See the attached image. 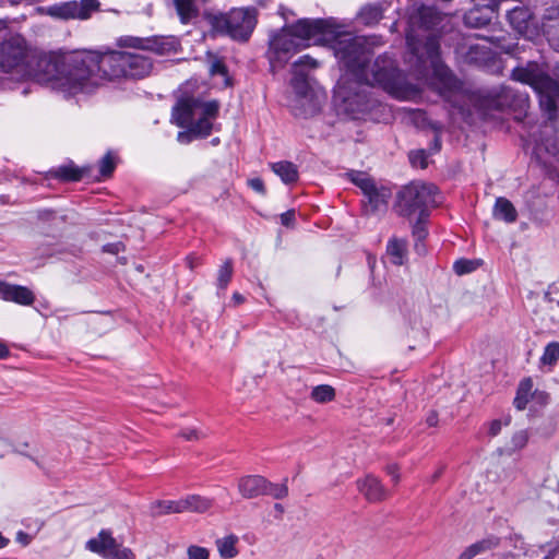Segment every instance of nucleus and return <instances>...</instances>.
<instances>
[{"label": "nucleus", "mask_w": 559, "mask_h": 559, "mask_svg": "<svg viewBox=\"0 0 559 559\" xmlns=\"http://www.w3.org/2000/svg\"><path fill=\"white\" fill-rule=\"evenodd\" d=\"M374 44V38L345 34L335 39L333 49L335 57L355 80L377 83L396 99L407 100L417 96L419 88L407 82L391 57L379 56L369 66Z\"/></svg>", "instance_id": "nucleus-1"}, {"label": "nucleus", "mask_w": 559, "mask_h": 559, "mask_svg": "<svg viewBox=\"0 0 559 559\" xmlns=\"http://www.w3.org/2000/svg\"><path fill=\"white\" fill-rule=\"evenodd\" d=\"M333 33L332 22L324 19H300L283 27L270 39L267 59L271 70L275 72L283 68L296 52L311 43L326 40Z\"/></svg>", "instance_id": "nucleus-2"}, {"label": "nucleus", "mask_w": 559, "mask_h": 559, "mask_svg": "<svg viewBox=\"0 0 559 559\" xmlns=\"http://www.w3.org/2000/svg\"><path fill=\"white\" fill-rule=\"evenodd\" d=\"M103 53L78 51L63 53V74L59 79V91L74 96L92 93L108 81L103 68Z\"/></svg>", "instance_id": "nucleus-3"}, {"label": "nucleus", "mask_w": 559, "mask_h": 559, "mask_svg": "<svg viewBox=\"0 0 559 559\" xmlns=\"http://www.w3.org/2000/svg\"><path fill=\"white\" fill-rule=\"evenodd\" d=\"M409 48L408 62L418 79L432 78L440 83V93L451 92L457 87V81L440 58V43L435 34H429L425 41L417 40L412 32L406 35Z\"/></svg>", "instance_id": "nucleus-4"}, {"label": "nucleus", "mask_w": 559, "mask_h": 559, "mask_svg": "<svg viewBox=\"0 0 559 559\" xmlns=\"http://www.w3.org/2000/svg\"><path fill=\"white\" fill-rule=\"evenodd\" d=\"M512 80L530 85L538 95L540 109L552 121L558 112L559 82L554 80L544 63L528 61L516 67L511 73Z\"/></svg>", "instance_id": "nucleus-5"}, {"label": "nucleus", "mask_w": 559, "mask_h": 559, "mask_svg": "<svg viewBox=\"0 0 559 559\" xmlns=\"http://www.w3.org/2000/svg\"><path fill=\"white\" fill-rule=\"evenodd\" d=\"M377 83L365 80H342L334 93V103L340 114L352 119H359L373 110L379 102L371 96V88Z\"/></svg>", "instance_id": "nucleus-6"}, {"label": "nucleus", "mask_w": 559, "mask_h": 559, "mask_svg": "<svg viewBox=\"0 0 559 559\" xmlns=\"http://www.w3.org/2000/svg\"><path fill=\"white\" fill-rule=\"evenodd\" d=\"M219 103L217 100L203 102L199 98L188 97L181 99L174 109L177 126L189 128L190 132L200 135H210L212 121L218 116Z\"/></svg>", "instance_id": "nucleus-7"}, {"label": "nucleus", "mask_w": 559, "mask_h": 559, "mask_svg": "<svg viewBox=\"0 0 559 559\" xmlns=\"http://www.w3.org/2000/svg\"><path fill=\"white\" fill-rule=\"evenodd\" d=\"M102 64L108 81L143 79L147 76L153 69V62L146 56L118 50L104 52Z\"/></svg>", "instance_id": "nucleus-8"}, {"label": "nucleus", "mask_w": 559, "mask_h": 559, "mask_svg": "<svg viewBox=\"0 0 559 559\" xmlns=\"http://www.w3.org/2000/svg\"><path fill=\"white\" fill-rule=\"evenodd\" d=\"M257 9L235 8L226 13L209 15L213 31L237 41H247L257 25Z\"/></svg>", "instance_id": "nucleus-9"}, {"label": "nucleus", "mask_w": 559, "mask_h": 559, "mask_svg": "<svg viewBox=\"0 0 559 559\" xmlns=\"http://www.w3.org/2000/svg\"><path fill=\"white\" fill-rule=\"evenodd\" d=\"M437 194L438 189L435 185L413 182L399 192L396 211L404 217L417 215L427 218L429 210L438 205Z\"/></svg>", "instance_id": "nucleus-10"}, {"label": "nucleus", "mask_w": 559, "mask_h": 559, "mask_svg": "<svg viewBox=\"0 0 559 559\" xmlns=\"http://www.w3.org/2000/svg\"><path fill=\"white\" fill-rule=\"evenodd\" d=\"M34 61V49L20 34L0 40V72L22 80L28 73V63Z\"/></svg>", "instance_id": "nucleus-11"}, {"label": "nucleus", "mask_w": 559, "mask_h": 559, "mask_svg": "<svg viewBox=\"0 0 559 559\" xmlns=\"http://www.w3.org/2000/svg\"><path fill=\"white\" fill-rule=\"evenodd\" d=\"M28 73H24L22 80H33L41 84H50L59 90V79L63 72V53H41L34 50V61L28 63Z\"/></svg>", "instance_id": "nucleus-12"}, {"label": "nucleus", "mask_w": 559, "mask_h": 559, "mask_svg": "<svg viewBox=\"0 0 559 559\" xmlns=\"http://www.w3.org/2000/svg\"><path fill=\"white\" fill-rule=\"evenodd\" d=\"M86 548L105 559H134L131 549L118 544L111 534L105 530L100 531L97 537L90 539L86 543Z\"/></svg>", "instance_id": "nucleus-13"}, {"label": "nucleus", "mask_w": 559, "mask_h": 559, "mask_svg": "<svg viewBox=\"0 0 559 559\" xmlns=\"http://www.w3.org/2000/svg\"><path fill=\"white\" fill-rule=\"evenodd\" d=\"M119 47L134 48L153 51L157 55H166L175 50L176 43L171 39L152 36V37H135L122 36L118 39Z\"/></svg>", "instance_id": "nucleus-14"}, {"label": "nucleus", "mask_w": 559, "mask_h": 559, "mask_svg": "<svg viewBox=\"0 0 559 559\" xmlns=\"http://www.w3.org/2000/svg\"><path fill=\"white\" fill-rule=\"evenodd\" d=\"M526 102V95L515 93L511 87L500 86L488 92L484 105L489 109L503 110L507 108H522Z\"/></svg>", "instance_id": "nucleus-15"}, {"label": "nucleus", "mask_w": 559, "mask_h": 559, "mask_svg": "<svg viewBox=\"0 0 559 559\" xmlns=\"http://www.w3.org/2000/svg\"><path fill=\"white\" fill-rule=\"evenodd\" d=\"M98 9V0L69 1L57 8V15L62 19L87 20Z\"/></svg>", "instance_id": "nucleus-16"}, {"label": "nucleus", "mask_w": 559, "mask_h": 559, "mask_svg": "<svg viewBox=\"0 0 559 559\" xmlns=\"http://www.w3.org/2000/svg\"><path fill=\"white\" fill-rule=\"evenodd\" d=\"M0 298L5 301H13L22 306H29L35 300L31 289L21 285L0 283Z\"/></svg>", "instance_id": "nucleus-17"}, {"label": "nucleus", "mask_w": 559, "mask_h": 559, "mask_svg": "<svg viewBox=\"0 0 559 559\" xmlns=\"http://www.w3.org/2000/svg\"><path fill=\"white\" fill-rule=\"evenodd\" d=\"M357 486L369 502H380L388 498V491L381 481L372 475H367L365 478L357 480Z\"/></svg>", "instance_id": "nucleus-18"}, {"label": "nucleus", "mask_w": 559, "mask_h": 559, "mask_svg": "<svg viewBox=\"0 0 559 559\" xmlns=\"http://www.w3.org/2000/svg\"><path fill=\"white\" fill-rule=\"evenodd\" d=\"M542 26L549 45L559 51V8L546 10Z\"/></svg>", "instance_id": "nucleus-19"}, {"label": "nucleus", "mask_w": 559, "mask_h": 559, "mask_svg": "<svg viewBox=\"0 0 559 559\" xmlns=\"http://www.w3.org/2000/svg\"><path fill=\"white\" fill-rule=\"evenodd\" d=\"M266 478L260 475L241 477L238 481V490L246 499L263 496L265 492Z\"/></svg>", "instance_id": "nucleus-20"}, {"label": "nucleus", "mask_w": 559, "mask_h": 559, "mask_svg": "<svg viewBox=\"0 0 559 559\" xmlns=\"http://www.w3.org/2000/svg\"><path fill=\"white\" fill-rule=\"evenodd\" d=\"M511 26L521 35H526L533 25V15L527 7H515L507 12Z\"/></svg>", "instance_id": "nucleus-21"}, {"label": "nucleus", "mask_w": 559, "mask_h": 559, "mask_svg": "<svg viewBox=\"0 0 559 559\" xmlns=\"http://www.w3.org/2000/svg\"><path fill=\"white\" fill-rule=\"evenodd\" d=\"M391 190L383 186L378 187L374 185L369 192L364 194L367 199L366 211L376 213L386 209L388 201L391 198Z\"/></svg>", "instance_id": "nucleus-22"}, {"label": "nucleus", "mask_w": 559, "mask_h": 559, "mask_svg": "<svg viewBox=\"0 0 559 559\" xmlns=\"http://www.w3.org/2000/svg\"><path fill=\"white\" fill-rule=\"evenodd\" d=\"M181 513L198 512L204 513L213 506V500L199 495H189L180 499Z\"/></svg>", "instance_id": "nucleus-23"}, {"label": "nucleus", "mask_w": 559, "mask_h": 559, "mask_svg": "<svg viewBox=\"0 0 559 559\" xmlns=\"http://www.w3.org/2000/svg\"><path fill=\"white\" fill-rule=\"evenodd\" d=\"M386 254L395 265H403L407 257V241L396 237L391 238L386 245Z\"/></svg>", "instance_id": "nucleus-24"}, {"label": "nucleus", "mask_w": 559, "mask_h": 559, "mask_svg": "<svg viewBox=\"0 0 559 559\" xmlns=\"http://www.w3.org/2000/svg\"><path fill=\"white\" fill-rule=\"evenodd\" d=\"M271 169L286 185L294 183L299 178V173H298L297 166L288 160H281L277 163H273V164H271Z\"/></svg>", "instance_id": "nucleus-25"}, {"label": "nucleus", "mask_w": 559, "mask_h": 559, "mask_svg": "<svg viewBox=\"0 0 559 559\" xmlns=\"http://www.w3.org/2000/svg\"><path fill=\"white\" fill-rule=\"evenodd\" d=\"M88 171V168H79L73 164L59 166L50 171L52 177L63 181H80Z\"/></svg>", "instance_id": "nucleus-26"}, {"label": "nucleus", "mask_w": 559, "mask_h": 559, "mask_svg": "<svg viewBox=\"0 0 559 559\" xmlns=\"http://www.w3.org/2000/svg\"><path fill=\"white\" fill-rule=\"evenodd\" d=\"M492 214L495 218L504 221L507 223H513L518 217V212L513 204L508 199L502 197L497 198Z\"/></svg>", "instance_id": "nucleus-27"}, {"label": "nucleus", "mask_w": 559, "mask_h": 559, "mask_svg": "<svg viewBox=\"0 0 559 559\" xmlns=\"http://www.w3.org/2000/svg\"><path fill=\"white\" fill-rule=\"evenodd\" d=\"M415 19L419 26L425 29L435 28L442 20L441 14L432 7L419 8Z\"/></svg>", "instance_id": "nucleus-28"}, {"label": "nucleus", "mask_w": 559, "mask_h": 559, "mask_svg": "<svg viewBox=\"0 0 559 559\" xmlns=\"http://www.w3.org/2000/svg\"><path fill=\"white\" fill-rule=\"evenodd\" d=\"M174 5L182 24H188L199 15L194 0H174Z\"/></svg>", "instance_id": "nucleus-29"}, {"label": "nucleus", "mask_w": 559, "mask_h": 559, "mask_svg": "<svg viewBox=\"0 0 559 559\" xmlns=\"http://www.w3.org/2000/svg\"><path fill=\"white\" fill-rule=\"evenodd\" d=\"M173 513H181L180 499L156 500L150 506V514L154 518Z\"/></svg>", "instance_id": "nucleus-30"}, {"label": "nucleus", "mask_w": 559, "mask_h": 559, "mask_svg": "<svg viewBox=\"0 0 559 559\" xmlns=\"http://www.w3.org/2000/svg\"><path fill=\"white\" fill-rule=\"evenodd\" d=\"M383 12L382 4H368L361 8L359 19L365 25H374L383 17Z\"/></svg>", "instance_id": "nucleus-31"}, {"label": "nucleus", "mask_w": 559, "mask_h": 559, "mask_svg": "<svg viewBox=\"0 0 559 559\" xmlns=\"http://www.w3.org/2000/svg\"><path fill=\"white\" fill-rule=\"evenodd\" d=\"M238 537L235 535L226 536L216 542L218 552L224 559H231L238 555Z\"/></svg>", "instance_id": "nucleus-32"}, {"label": "nucleus", "mask_w": 559, "mask_h": 559, "mask_svg": "<svg viewBox=\"0 0 559 559\" xmlns=\"http://www.w3.org/2000/svg\"><path fill=\"white\" fill-rule=\"evenodd\" d=\"M310 397L320 404L328 403L335 399V390L329 384H320L312 389Z\"/></svg>", "instance_id": "nucleus-33"}, {"label": "nucleus", "mask_w": 559, "mask_h": 559, "mask_svg": "<svg viewBox=\"0 0 559 559\" xmlns=\"http://www.w3.org/2000/svg\"><path fill=\"white\" fill-rule=\"evenodd\" d=\"M347 176L355 186L360 188L364 194L369 192L371 188L376 185L374 180L362 171L353 170L348 173Z\"/></svg>", "instance_id": "nucleus-34"}, {"label": "nucleus", "mask_w": 559, "mask_h": 559, "mask_svg": "<svg viewBox=\"0 0 559 559\" xmlns=\"http://www.w3.org/2000/svg\"><path fill=\"white\" fill-rule=\"evenodd\" d=\"M292 86L300 97L305 98L307 96L309 84L307 81V74L302 70H294Z\"/></svg>", "instance_id": "nucleus-35"}, {"label": "nucleus", "mask_w": 559, "mask_h": 559, "mask_svg": "<svg viewBox=\"0 0 559 559\" xmlns=\"http://www.w3.org/2000/svg\"><path fill=\"white\" fill-rule=\"evenodd\" d=\"M233 276V262L231 260H226L218 270L217 275V287L219 289H225L229 284Z\"/></svg>", "instance_id": "nucleus-36"}, {"label": "nucleus", "mask_w": 559, "mask_h": 559, "mask_svg": "<svg viewBox=\"0 0 559 559\" xmlns=\"http://www.w3.org/2000/svg\"><path fill=\"white\" fill-rule=\"evenodd\" d=\"M209 62H210L209 72L211 75H223L226 78V81H228V78H227L228 70H227V67L225 66L223 59H221L212 53H209Z\"/></svg>", "instance_id": "nucleus-37"}, {"label": "nucleus", "mask_w": 559, "mask_h": 559, "mask_svg": "<svg viewBox=\"0 0 559 559\" xmlns=\"http://www.w3.org/2000/svg\"><path fill=\"white\" fill-rule=\"evenodd\" d=\"M559 359V343L551 342L547 344L540 358L545 365H555Z\"/></svg>", "instance_id": "nucleus-38"}, {"label": "nucleus", "mask_w": 559, "mask_h": 559, "mask_svg": "<svg viewBox=\"0 0 559 559\" xmlns=\"http://www.w3.org/2000/svg\"><path fill=\"white\" fill-rule=\"evenodd\" d=\"M491 548V542L489 540H480L473 545H471L461 556L459 559H472L478 554L488 550Z\"/></svg>", "instance_id": "nucleus-39"}, {"label": "nucleus", "mask_w": 559, "mask_h": 559, "mask_svg": "<svg viewBox=\"0 0 559 559\" xmlns=\"http://www.w3.org/2000/svg\"><path fill=\"white\" fill-rule=\"evenodd\" d=\"M264 495L271 496L274 499H283V498L287 497V495H288L287 485L285 483H283V484H273V483H270L266 479V486H265Z\"/></svg>", "instance_id": "nucleus-40"}, {"label": "nucleus", "mask_w": 559, "mask_h": 559, "mask_svg": "<svg viewBox=\"0 0 559 559\" xmlns=\"http://www.w3.org/2000/svg\"><path fill=\"white\" fill-rule=\"evenodd\" d=\"M116 168L115 156L107 153L99 162V174L102 177H109Z\"/></svg>", "instance_id": "nucleus-41"}, {"label": "nucleus", "mask_w": 559, "mask_h": 559, "mask_svg": "<svg viewBox=\"0 0 559 559\" xmlns=\"http://www.w3.org/2000/svg\"><path fill=\"white\" fill-rule=\"evenodd\" d=\"M453 270L457 275H463L476 270V263L472 260L460 259L454 262Z\"/></svg>", "instance_id": "nucleus-42"}, {"label": "nucleus", "mask_w": 559, "mask_h": 559, "mask_svg": "<svg viewBox=\"0 0 559 559\" xmlns=\"http://www.w3.org/2000/svg\"><path fill=\"white\" fill-rule=\"evenodd\" d=\"M528 441V433L526 430H520L512 436L511 439V451H518L523 449Z\"/></svg>", "instance_id": "nucleus-43"}, {"label": "nucleus", "mask_w": 559, "mask_h": 559, "mask_svg": "<svg viewBox=\"0 0 559 559\" xmlns=\"http://www.w3.org/2000/svg\"><path fill=\"white\" fill-rule=\"evenodd\" d=\"M408 157L409 162L415 167L426 168L428 165L425 150L413 151L409 153Z\"/></svg>", "instance_id": "nucleus-44"}, {"label": "nucleus", "mask_w": 559, "mask_h": 559, "mask_svg": "<svg viewBox=\"0 0 559 559\" xmlns=\"http://www.w3.org/2000/svg\"><path fill=\"white\" fill-rule=\"evenodd\" d=\"M304 67L314 69L318 67V61L310 57L309 55H304L294 62L293 68L294 70H301V68Z\"/></svg>", "instance_id": "nucleus-45"}, {"label": "nucleus", "mask_w": 559, "mask_h": 559, "mask_svg": "<svg viewBox=\"0 0 559 559\" xmlns=\"http://www.w3.org/2000/svg\"><path fill=\"white\" fill-rule=\"evenodd\" d=\"M425 219L418 216L417 222L413 226V236L417 241H423L427 236V230L424 227Z\"/></svg>", "instance_id": "nucleus-46"}, {"label": "nucleus", "mask_w": 559, "mask_h": 559, "mask_svg": "<svg viewBox=\"0 0 559 559\" xmlns=\"http://www.w3.org/2000/svg\"><path fill=\"white\" fill-rule=\"evenodd\" d=\"M188 557L189 559H207L209 550L200 546H190L188 548Z\"/></svg>", "instance_id": "nucleus-47"}, {"label": "nucleus", "mask_w": 559, "mask_h": 559, "mask_svg": "<svg viewBox=\"0 0 559 559\" xmlns=\"http://www.w3.org/2000/svg\"><path fill=\"white\" fill-rule=\"evenodd\" d=\"M545 147L554 155L559 154V130L556 131V138L554 140L545 139Z\"/></svg>", "instance_id": "nucleus-48"}, {"label": "nucleus", "mask_w": 559, "mask_h": 559, "mask_svg": "<svg viewBox=\"0 0 559 559\" xmlns=\"http://www.w3.org/2000/svg\"><path fill=\"white\" fill-rule=\"evenodd\" d=\"M248 186L255 192L264 195L266 193L264 182L261 178H251L248 180Z\"/></svg>", "instance_id": "nucleus-49"}, {"label": "nucleus", "mask_w": 559, "mask_h": 559, "mask_svg": "<svg viewBox=\"0 0 559 559\" xmlns=\"http://www.w3.org/2000/svg\"><path fill=\"white\" fill-rule=\"evenodd\" d=\"M204 435L199 431L198 429H186V430H182L181 431V437H183L186 440L188 441H191V440H199L200 438H202Z\"/></svg>", "instance_id": "nucleus-50"}, {"label": "nucleus", "mask_w": 559, "mask_h": 559, "mask_svg": "<svg viewBox=\"0 0 559 559\" xmlns=\"http://www.w3.org/2000/svg\"><path fill=\"white\" fill-rule=\"evenodd\" d=\"M487 426H488V435L490 437H496L501 431L502 423L499 419H493L490 423H488Z\"/></svg>", "instance_id": "nucleus-51"}, {"label": "nucleus", "mask_w": 559, "mask_h": 559, "mask_svg": "<svg viewBox=\"0 0 559 559\" xmlns=\"http://www.w3.org/2000/svg\"><path fill=\"white\" fill-rule=\"evenodd\" d=\"M528 403V397L526 395H524L523 393L521 392H516V396L513 401V404L514 406L519 409V411H523L526 405Z\"/></svg>", "instance_id": "nucleus-52"}, {"label": "nucleus", "mask_w": 559, "mask_h": 559, "mask_svg": "<svg viewBox=\"0 0 559 559\" xmlns=\"http://www.w3.org/2000/svg\"><path fill=\"white\" fill-rule=\"evenodd\" d=\"M294 222H295V211L294 210H289L281 215V223L284 226H287V227L293 226Z\"/></svg>", "instance_id": "nucleus-53"}, {"label": "nucleus", "mask_w": 559, "mask_h": 559, "mask_svg": "<svg viewBox=\"0 0 559 559\" xmlns=\"http://www.w3.org/2000/svg\"><path fill=\"white\" fill-rule=\"evenodd\" d=\"M386 473L392 477V480L396 484L400 480L399 466L396 464H390L386 466Z\"/></svg>", "instance_id": "nucleus-54"}, {"label": "nucleus", "mask_w": 559, "mask_h": 559, "mask_svg": "<svg viewBox=\"0 0 559 559\" xmlns=\"http://www.w3.org/2000/svg\"><path fill=\"white\" fill-rule=\"evenodd\" d=\"M531 389H532V381H531V379H524V380L521 381L518 391L523 393L524 395H526L528 397Z\"/></svg>", "instance_id": "nucleus-55"}, {"label": "nucleus", "mask_w": 559, "mask_h": 559, "mask_svg": "<svg viewBox=\"0 0 559 559\" xmlns=\"http://www.w3.org/2000/svg\"><path fill=\"white\" fill-rule=\"evenodd\" d=\"M16 542L23 546H27L32 542V536L23 531H19L16 534Z\"/></svg>", "instance_id": "nucleus-56"}, {"label": "nucleus", "mask_w": 559, "mask_h": 559, "mask_svg": "<svg viewBox=\"0 0 559 559\" xmlns=\"http://www.w3.org/2000/svg\"><path fill=\"white\" fill-rule=\"evenodd\" d=\"M121 248H122V245L120 242L108 243V245L104 246V251L112 253V254H117L121 250Z\"/></svg>", "instance_id": "nucleus-57"}, {"label": "nucleus", "mask_w": 559, "mask_h": 559, "mask_svg": "<svg viewBox=\"0 0 559 559\" xmlns=\"http://www.w3.org/2000/svg\"><path fill=\"white\" fill-rule=\"evenodd\" d=\"M426 423L429 427H436L438 425V414L430 412L426 418Z\"/></svg>", "instance_id": "nucleus-58"}, {"label": "nucleus", "mask_w": 559, "mask_h": 559, "mask_svg": "<svg viewBox=\"0 0 559 559\" xmlns=\"http://www.w3.org/2000/svg\"><path fill=\"white\" fill-rule=\"evenodd\" d=\"M9 354V348L4 344L0 343V359L7 358Z\"/></svg>", "instance_id": "nucleus-59"}, {"label": "nucleus", "mask_w": 559, "mask_h": 559, "mask_svg": "<svg viewBox=\"0 0 559 559\" xmlns=\"http://www.w3.org/2000/svg\"><path fill=\"white\" fill-rule=\"evenodd\" d=\"M432 144H433V151L435 152L440 151V148H441V139H440L439 135H435Z\"/></svg>", "instance_id": "nucleus-60"}, {"label": "nucleus", "mask_w": 559, "mask_h": 559, "mask_svg": "<svg viewBox=\"0 0 559 559\" xmlns=\"http://www.w3.org/2000/svg\"><path fill=\"white\" fill-rule=\"evenodd\" d=\"M233 300L235 301V304L239 305V304L243 302L245 298L241 294L234 293Z\"/></svg>", "instance_id": "nucleus-61"}, {"label": "nucleus", "mask_w": 559, "mask_h": 559, "mask_svg": "<svg viewBox=\"0 0 559 559\" xmlns=\"http://www.w3.org/2000/svg\"><path fill=\"white\" fill-rule=\"evenodd\" d=\"M190 138H189V134L185 133V132H179L178 133V141L181 142V143H186V142H189Z\"/></svg>", "instance_id": "nucleus-62"}, {"label": "nucleus", "mask_w": 559, "mask_h": 559, "mask_svg": "<svg viewBox=\"0 0 559 559\" xmlns=\"http://www.w3.org/2000/svg\"><path fill=\"white\" fill-rule=\"evenodd\" d=\"M479 50H480V47H479V46H473V47H471V50H469V58H471V60H476V58L474 57V55H476Z\"/></svg>", "instance_id": "nucleus-63"}, {"label": "nucleus", "mask_w": 559, "mask_h": 559, "mask_svg": "<svg viewBox=\"0 0 559 559\" xmlns=\"http://www.w3.org/2000/svg\"><path fill=\"white\" fill-rule=\"evenodd\" d=\"M552 130H554V123L552 122L545 123L544 127H543V135H546L548 131H552Z\"/></svg>", "instance_id": "nucleus-64"}]
</instances>
